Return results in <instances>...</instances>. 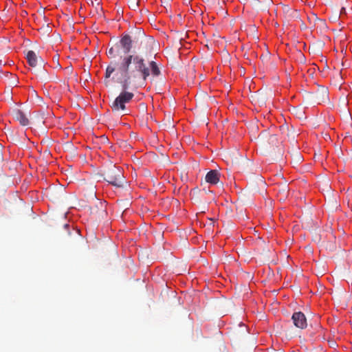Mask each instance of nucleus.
<instances>
[{"instance_id": "1", "label": "nucleus", "mask_w": 352, "mask_h": 352, "mask_svg": "<svg viewBox=\"0 0 352 352\" xmlns=\"http://www.w3.org/2000/svg\"><path fill=\"white\" fill-rule=\"evenodd\" d=\"M135 41V38L129 34L123 35L120 40L123 54L120 56L117 75L118 82L122 90L111 104L113 112H124L126 110V104L134 97V94L129 90L136 91L144 86L151 74L157 77L161 74L155 61H149L144 55L132 51L133 42Z\"/></svg>"}, {"instance_id": "2", "label": "nucleus", "mask_w": 352, "mask_h": 352, "mask_svg": "<svg viewBox=\"0 0 352 352\" xmlns=\"http://www.w3.org/2000/svg\"><path fill=\"white\" fill-rule=\"evenodd\" d=\"M103 177L110 184L116 186H122L124 175L122 169L115 165H111L103 173Z\"/></svg>"}, {"instance_id": "3", "label": "nucleus", "mask_w": 352, "mask_h": 352, "mask_svg": "<svg viewBox=\"0 0 352 352\" xmlns=\"http://www.w3.org/2000/svg\"><path fill=\"white\" fill-rule=\"evenodd\" d=\"M26 58L28 64L32 67L37 66L43 67L45 65L44 60L32 50H30L27 52Z\"/></svg>"}, {"instance_id": "4", "label": "nucleus", "mask_w": 352, "mask_h": 352, "mask_svg": "<svg viewBox=\"0 0 352 352\" xmlns=\"http://www.w3.org/2000/svg\"><path fill=\"white\" fill-rule=\"evenodd\" d=\"M12 116L13 118L18 121L22 126H28L30 123L27 115L21 109L14 108L12 110Z\"/></svg>"}, {"instance_id": "5", "label": "nucleus", "mask_w": 352, "mask_h": 352, "mask_svg": "<svg viewBox=\"0 0 352 352\" xmlns=\"http://www.w3.org/2000/svg\"><path fill=\"white\" fill-rule=\"evenodd\" d=\"M292 319L294 324L299 329H305L307 327V319L305 314L301 311L293 314Z\"/></svg>"}, {"instance_id": "6", "label": "nucleus", "mask_w": 352, "mask_h": 352, "mask_svg": "<svg viewBox=\"0 0 352 352\" xmlns=\"http://www.w3.org/2000/svg\"><path fill=\"white\" fill-rule=\"evenodd\" d=\"M220 173L217 170H210L205 177V180L207 183L212 185L217 184L219 182Z\"/></svg>"}, {"instance_id": "7", "label": "nucleus", "mask_w": 352, "mask_h": 352, "mask_svg": "<svg viewBox=\"0 0 352 352\" xmlns=\"http://www.w3.org/2000/svg\"><path fill=\"white\" fill-rule=\"evenodd\" d=\"M119 63H120V61L117 63V65ZM117 67H118V65L116 66V68L115 65H108L107 69H106L105 78H110V76L116 71V69L117 70Z\"/></svg>"}, {"instance_id": "8", "label": "nucleus", "mask_w": 352, "mask_h": 352, "mask_svg": "<svg viewBox=\"0 0 352 352\" xmlns=\"http://www.w3.org/2000/svg\"><path fill=\"white\" fill-rule=\"evenodd\" d=\"M129 7L133 10H135L138 7V1L137 0H129Z\"/></svg>"}, {"instance_id": "9", "label": "nucleus", "mask_w": 352, "mask_h": 352, "mask_svg": "<svg viewBox=\"0 0 352 352\" xmlns=\"http://www.w3.org/2000/svg\"><path fill=\"white\" fill-rule=\"evenodd\" d=\"M108 56L110 58H114L116 56V50L114 47H111L108 51Z\"/></svg>"}, {"instance_id": "10", "label": "nucleus", "mask_w": 352, "mask_h": 352, "mask_svg": "<svg viewBox=\"0 0 352 352\" xmlns=\"http://www.w3.org/2000/svg\"><path fill=\"white\" fill-rule=\"evenodd\" d=\"M5 75L6 77H9V76L13 77L14 78V80L13 82H12L11 83L14 85H16L17 80H16V77L12 75V73L6 72H5Z\"/></svg>"}, {"instance_id": "11", "label": "nucleus", "mask_w": 352, "mask_h": 352, "mask_svg": "<svg viewBox=\"0 0 352 352\" xmlns=\"http://www.w3.org/2000/svg\"><path fill=\"white\" fill-rule=\"evenodd\" d=\"M295 135H296V133H295V132H294V131H292V132L291 133V134H290V133H288V134H287V135H288V137H289V138H290V136H291V138H292V141H294V139H295Z\"/></svg>"}, {"instance_id": "12", "label": "nucleus", "mask_w": 352, "mask_h": 352, "mask_svg": "<svg viewBox=\"0 0 352 352\" xmlns=\"http://www.w3.org/2000/svg\"><path fill=\"white\" fill-rule=\"evenodd\" d=\"M139 36H140L142 38H144V32L139 31Z\"/></svg>"}, {"instance_id": "13", "label": "nucleus", "mask_w": 352, "mask_h": 352, "mask_svg": "<svg viewBox=\"0 0 352 352\" xmlns=\"http://www.w3.org/2000/svg\"><path fill=\"white\" fill-rule=\"evenodd\" d=\"M270 138H271L272 141L276 140V138L275 135H271Z\"/></svg>"}, {"instance_id": "14", "label": "nucleus", "mask_w": 352, "mask_h": 352, "mask_svg": "<svg viewBox=\"0 0 352 352\" xmlns=\"http://www.w3.org/2000/svg\"><path fill=\"white\" fill-rule=\"evenodd\" d=\"M2 160H3V155H2L1 150L0 149V162H1Z\"/></svg>"}, {"instance_id": "15", "label": "nucleus", "mask_w": 352, "mask_h": 352, "mask_svg": "<svg viewBox=\"0 0 352 352\" xmlns=\"http://www.w3.org/2000/svg\"><path fill=\"white\" fill-rule=\"evenodd\" d=\"M69 226V224H67V223H65V224L64 225V228H67Z\"/></svg>"}, {"instance_id": "16", "label": "nucleus", "mask_w": 352, "mask_h": 352, "mask_svg": "<svg viewBox=\"0 0 352 352\" xmlns=\"http://www.w3.org/2000/svg\"><path fill=\"white\" fill-rule=\"evenodd\" d=\"M298 161L301 160V157H300V155H298Z\"/></svg>"}, {"instance_id": "17", "label": "nucleus", "mask_w": 352, "mask_h": 352, "mask_svg": "<svg viewBox=\"0 0 352 352\" xmlns=\"http://www.w3.org/2000/svg\"><path fill=\"white\" fill-rule=\"evenodd\" d=\"M344 11H345V9H344V8H342V11H341V13L344 12Z\"/></svg>"}]
</instances>
